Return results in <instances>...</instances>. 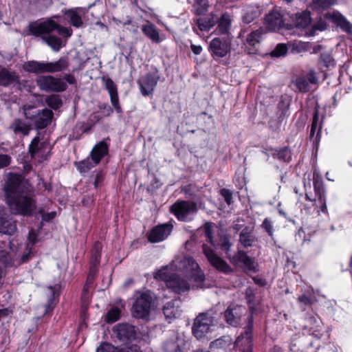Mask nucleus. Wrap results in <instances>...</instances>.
Returning <instances> with one entry per match:
<instances>
[{
  "mask_svg": "<svg viewBox=\"0 0 352 352\" xmlns=\"http://www.w3.org/2000/svg\"><path fill=\"white\" fill-rule=\"evenodd\" d=\"M7 261V252L0 248V263Z\"/></svg>",
  "mask_w": 352,
  "mask_h": 352,
  "instance_id": "774afa93",
  "label": "nucleus"
},
{
  "mask_svg": "<svg viewBox=\"0 0 352 352\" xmlns=\"http://www.w3.org/2000/svg\"><path fill=\"white\" fill-rule=\"evenodd\" d=\"M173 226L164 223L154 227L148 234V241L151 243H158L164 241L172 232Z\"/></svg>",
  "mask_w": 352,
  "mask_h": 352,
  "instance_id": "a211bd4d",
  "label": "nucleus"
},
{
  "mask_svg": "<svg viewBox=\"0 0 352 352\" xmlns=\"http://www.w3.org/2000/svg\"><path fill=\"white\" fill-rule=\"evenodd\" d=\"M186 345L185 339L178 334H174L164 344L166 352H182Z\"/></svg>",
  "mask_w": 352,
  "mask_h": 352,
  "instance_id": "412c9836",
  "label": "nucleus"
},
{
  "mask_svg": "<svg viewBox=\"0 0 352 352\" xmlns=\"http://www.w3.org/2000/svg\"><path fill=\"white\" fill-rule=\"evenodd\" d=\"M10 128L14 131L15 133H20L24 135H28L30 131L31 130L30 125L26 124L19 119H15L12 122Z\"/></svg>",
  "mask_w": 352,
  "mask_h": 352,
  "instance_id": "c756f323",
  "label": "nucleus"
},
{
  "mask_svg": "<svg viewBox=\"0 0 352 352\" xmlns=\"http://www.w3.org/2000/svg\"><path fill=\"white\" fill-rule=\"evenodd\" d=\"M292 52L294 53H299L301 51L305 50L306 46L304 43L295 41L292 44Z\"/></svg>",
  "mask_w": 352,
  "mask_h": 352,
  "instance_id": "864d4df0",
  "label": "nucleus"
},
{
  "mask_svg": "<svg viewBox=\"0 0 352 352\" xmlns=\"http://www.w3.org/2000/svg\"><path fill=\"white\" fill-rule=\"evenodd\" d=\"M232 16L226 12L221 15L220 17L216 19L217 27L212 34L216 35H223L224 37H228L230 34L232 28Z\"/></svg>",
  "mask_w": 352,
  "mask_h": 352,
  "instance_id": "2eb2a0df",
  "label": "nucleus"
},
{
  "mask_svg": "<svg viewBox=\"0 0 352 352\" xmlns=\"http://www.w3.org/2000/svg\"><path fill=\"white\" fill-rule=\"evenodd\" d=\"M151 301L152 297L150 293H142L136 298L132 307L134 316L138 318L146 317L149 314Z\"/></svg>",
  "mask_w": 352,
  "mask_h": 352,
  "instance_id": "9d476101",
  "label": "nucleus"
},
{
  "mask_svg": "<svg viewBox=\"0 0 352 352\" xmlns=\"http://www.w3.org/2000/svg\"><path fill=\"white\" fill-rule=\"evenodd\" d=\"M214 318L208 313H201L195 319L192 333L197 338H204L208 333L211 331L213 326Z\"/></svg>",
  "mask_w": 352,
  "mask_h": 352,
  "instance_id": "6e6552de",
  "label": "nucleus"
},
{
  "mask_svg": "<svg viewBox=\"0 0 352 352\" xmlns=\"http://www.w3.org/2000/svg\"><path fill=\"white\" fill-rule=\"evenodd\" d=\"M16 80L14 74L0 67V85L8 86Z\"/></svg>",
  "mask_w": 352,
  "mask_h": 352,
  "instance_id": "72a5a7b5",
  "label": "nucleus"
},
{
  "mask_svg": "<svg viewBox=\"0 0 352 352\" xmlns=\"http://www.w3.org/2000/svg\"><path fill=\"white\" fill-rule=\"evenodd\" d=\"M158 79L159 77L156 74H147L142 76L138 80L141 94L144 96L152 94Z\"/></svg>",
  "mask_w": 352,
  "mask_h": 352,
  "instance_id": "f3484780",
  "label": "nucleus"
},
{
  "mask_svg": "<svg viewBox=\"0 0 352 352\" xmlns=\"http://www.w3.org/2000/svg\"><path fill=\"white\" fill-rule=\"evenodd\" d=\"M220 193L221 196L224 198L225 201L228 204L230 205L232 204V193L230 190L223 188L221 190Z\"/></svg>",
  "mask_w": 352,
  "mask_h": 352,
  "instance_id": "8fccbe9b",
  "label": "nucleus"
},
{
  "mask_svg": "<svg viewBox=\"0 0 352 352\" xmlns=\"http://www.w3.org/2000/svg\"><path fill=\"white\" fill-rule=\"evenodd\" d=\"M272 156L279 160L283 162H289L291 159L289 151L287 148H281L280 150H272Z\"/></svg>",
  "mask_w": 352,
  "mask_h": 352,
  "instance_id": "e433bc0d",
  "label": "nucleus"
},
{
  "mask_svg": "<svg viewBox=\"0 0 352 352\" xmlns=\"http://www.w3.org/2000/svg\"><path fill=\"white\" fill-rule=\"evenodd\" d=\"M202 250L204 255L210 264H223L220 257L206 244H203Z\"/></svg>",
  "mask_w": 352,
  "mask_h": 352,
  "instance_id": "7c9ffc66",
  "label": "nucleus"
},
{
  "mask_svg": "<svg viewBox=\"0 0 352 352\" xmlns=\"http://www.w3.org/2000/svg\"><path fill=\"white\" fill-rule=\"evenodd\" d=\"M216 19L212 13L204 19H199L197 21V27L201 31H209L216 25Z\"/></svg>",
  "mask_w": 352,
  "mask_h": 352,
  "instance_id": "c85d7f7f",
  "label": "nucleus"
},
{
  "mask_svg": "<svg viewBox=\"0 0 352 352\" xmlns=\"http://www.w3.org/2000/svg\"><path fill=\"white\" fill-rule=\"evenodd\" d=\"M245 312V307L234 304L230 305L224 311V320L227 324L235 327L239 324Z\"/></svg>",
  "mask_w": 352,
  "mask_h": 352,
  "instance_id": "4468645a",
  "label": "nucleus"
},
{
  "mask_svg": "<svg viewBox=\"0 0 352 352\" xmlns=\"http://www.w3.org/2000/svg\"><path fill=\"white\" fill-rule=\"evenodd\" d=\"M39 89L46 92H63L67 88V85L62 78L53 76H41L36 80Z\"/></svg>",
  "mask_w": 352,
  "mask_h": 352,
  "instance_id": "0eeeda50",
  "label": "nucleus"
},
{
  "mask_svg": "<svg viewBox=\"0 0 352 352\" xmlns=\"http://www.w3.org/2000/svg\"><path fill=\"white\" fill-rule=\"evenodd\" d=\"M102 245L100 242H96L91 250V264H96L100 262V252Z\"/></svg>",
  "mask_w": 352,
  "mask_h": 352,
  "instance_id": "58836bf2",
  "label": "nucleus"
},
{
  "mask_svg": "<svg viewBox=\"0 0 352 352\" xmlns=\"http://www.w3.org/2000/svg\"><path fill=\"white\" fill-rule=\"evenodd\" d=\"M233 261L241 264H252L253 263L251 258H250L246 253L243 251H239L234 256Z\"/></svg>",
  "mask_w": 352,
  "mask_h": 352,
  "instance_id": "c03bdc74",
  "label": "nucleus"
},
{
  "mask_svg": "<svg viewBox=\"0 0 352 352\" xmlns=\"http://www.w3.org/2000/svg\"><path fill=\"white\" fill-rule=\"evenodd\" d=\"M190 47L192 52L196 55L200 54L201 52H202V47L201 45H196L192 44Z\"/></svg>",
  "mask_w": 352,
  "mask_h": 352,
  "instance_id": "69168bd1",
  "label": "nucleus"
},
{
  "mask_svg": "<svg viewBox=\"0 0 352 352\" xmlns=\"http://www.w3.org/2000/svg\"><path fill=\"white\" fill-rule=\"evenodd\" d=\"M336 3V0H313L311 7L315 10H324Z\"/></svg>",
  "mask_w": 352,
  "mask_h": 352,
  "instance_id": "4c0bfd02",
  "label": "nucleus"
},
{
  "mask_svg": "<svg viewBox=\"0 0 352 352\" xmlns=\"http://www.w3.org/2000/svg\"><path fill=\"white\" fill-rule=\"evenodd\" d=\"M36 237L37 234L34 230H32L29 232L28 239L33 244L36 242Z\"/></svg>",
  "mask_w": 352,
  "mask_h": 352,
  "instance_id": "0e129e2a",
  "label": "nucleus"
},
{
  "mask_svg": "<svg viewBox=\"0 0 352 352\" xmlns=\"http://www.w3.org/2000/svg\"><path fill=\"white\" fill-rule=\"evenodd\" d=\"M11 157L8 155L0 154V168L9 166L11 163Z\"/></svg>",
  "mask_w": 352,
  "mask_h": 352,
  "instance_id": "3c124183",
  "label": "nucleus"
},
{
  "mask_svg": "<svg viewBox=\"0 0 352 352\" xmlns=\"http://www.w3.org/2000/svg\"><path fill=\"white\" fill-rule=\"evenodd\" d=\"M230 42L228 37L214 38L210 41L209 50L213 56L224 57L230 50Z\"/></svg>",
  "mask_w": 352,
  "mask_h": 352,
  "instance_id": "ddd939ff",
  "label": "nucleus"
},
{
  "mask_svg": "<svg viewBox=\"0 0 352 352\" xmlns=\"http://www.w3.org/2000/svg\"><path fill=\"white\" fill-rule=\"evenodd\" d=\"M117 349L109 344H103L96 350V352H117Z\"/></svg>",
  "mask_w": 352,
  "mask_h": 352,
  "instance_id": "603ef678",
  "label": "nucleus"
},
{
  "mask_svg": "<svg viewBox=\"0 0 352 352\" xmlns=\"http://www.w3.org/2000/svg\"><path fill=\"white\" fill-rule=\"evenodd\" d=\"M320 60L324 63L325 66H329L332 62V58L329 53H322L320 55Z\"/></svg>",
  "mask_w": 352,
  "mask_h": 352,
  "instance_id": "6e6d98bb",
  "label": "nucleus"
},
{
  "mask_svg": "<svg viewBox=\"0 0 352 352\" xmlns=\"http://www.w3.org/2000/svg\"><path fill=\"white\" fill-rule=\"evenodd\" d=\"M92 279H93L92 275L89 274V276L87 277V283L85 285L83 289H82V298H87V295L89 292V283L91 282L92 280Z\"/></svg>",
  "mask_w": 352,
  "mask_h": 352,
  "instance_id": "4d7b16f0",
  "label": "nucleus"
},
{
  "mask_svg": "<svg viewBox=\"0 0 352 352\" xmlns=\"http://www.w3.org/2000/svg\"><path fill=\"white\" fill-rule=\"evenodd\" d=\"M219 245L221 248L227 252L229 251L232 246V243H230V239L226 236L221 237Z\"/></svg>",
  "mask_w": 352,
  "mask_h": 352,
  "instance_id": "09e8293b",
  "label": "nucleus"
},
{
  "mask_svg": "<svg viewBox=\"0 0 352 352\" xmlns=\"http://www.w3.org/2000/svg\"><path fill=\"white\" fill-rule=\"evenodd\" d=\"M144 34L153 42L160 43L161 41L159 32L155 25L150 22L142 27Z\"/></svg>",
  "mask_w": 352,
  "mask_h": 352,
  "instance_id": "cd10ccee",
  "label": "nucleus"
},
{
  "mask_svg": "<svg viewBox=\"0 0 352 352\" xmlns=\"http://www.w3.org/2000/svg\"><path fill=\"white\" fill-rule=\"evenodd\" d=\"M45 102L52 109H57L62 105V100L58 95H51L45 98Z\"/></svg>",
  "mask_w": 352,
  "mask_h": 352,
  "instance_id": "ea45409f",
  "label": "nucleus"
},
{
  "mask_svg": "<svg viewBox=\"0 0 352 352\" xmlns=\"http://www.w3.org/2000/svg\"><path fill=\"white\" fill-rule=\"evenodd\" d=\"M117 352H141L137 346H133L130 348L121 349L118 350Z\"/></svg>",
  "mask_w": 352,
  "mask_h": 352,
  "instance_id": "e2e57ef3",
  "label": "nucleus"
},
{
  "mask_svg": "<svg viewBox=\"0 0 352 352\" xmlns=\"http://www.w3.org/2000/svg\"><path fill=\"white\" fill-rule=\"evenodd\" d=\"M239 241L243 247L248 248L252 246L256 241V238L252 234V230L245 228L240 233Z\"/></svg>",
  "mask_w": 352,
  "mask_h": 352,
  "instance_id": "bb28decb",
  "label": "nucleus"
},
{
  "mask_svg": "<svg viewBox=\"0 0 352 352\" xmlns=\"http://www.w3.org/2000/svg\"><path fill=\"white\" fill-rule=\"evenodd\" d=\"M212 226L209 223H206L204 226V231H205L206 236L207 237L208 241L211 243V245L214 246V243L213 241L212 236Z\"/></svg>",
  "mask_w": 352,
  "mask_h": 352,
  "instance_id": "de8ad7c7",
  "label": "nucleus"
},
{
  "mask_svg": "<svg viewBox=\"0 0 352 352\" xmlns=\"http://www.w3.org/2000/svg\"><path fill=\"white\" fill-rule=\"evenodd\" d=\"M263 32V30L261 28L252 32L247 36L246 43L250 47H256L260 43Z\"/></svg>",
  "mask_w": 352,
  "mask_h": 352,
  "instance_id": "473e14b6",
  "label": "nucleus"
},
{
  "mask_svg": "<svg viewBox=\"0 0 352 352\" xmlns=\"http://www.w3.org/2000/svg\"><path fill=\"white\" fill-rule=\"evenodd\" d=\"M120 316V311L118 307L111 308L107 314L106 321L108 323H113L118 320Z\"/></svg>",
  "mask_w": 352,
  "mask_h": 352,
  "instance_id": "37998d69",
  "label": "nucleus"
},
{
  "mask_svg": "<svg viewBox=\"0 0 352 352\" xmlns=\"http://www.w3.org/2000/svg\"><path fill=\"white\" fill-rule=\"evenodd\" d=\"M38 36H41L42 39L44 42L49 45L53 51L58 52L63 45V40L54 35H50V34H41Z\"/></svg>",
  "mask_w": 352,
  "mask_h": 352,
  "instance_id": "393cba45",
  "label": "nucleus"
},
{
  "mask_svg": "<svg viewBox=\"0 0 352 352\" xmlns=\"http://www.w3.org/2000/svg\"><path fill=\"white\" fill-rule=\"evenodd\" d=\"M309 320L311 323L313 322L315 324V327H311V329H314V331H319L322 324L321 320L315 317H311Z\"/></svg>",
  "mask_w": 352,
  "mask_h": 352,
  "instance_id": "5fc2aeb1",
  "label": "nucleus"
},
{
  "mask_svg": "<svg viewBox=\"0 0 352 352\" xmlns=\"http://www.w3.org/2000/svg\"><path fill=\"white\" fill-rule=\"evenodd\" d=\"M261 228L265 232H267L270 236H273V232H274L273 221L270 219L265 218L261 224Z\"/></svg>",
  "mask_w": 352,
  "mask_h": 352,
  "instance_id": "49530a36",
  "label": "nucleus"
},
{
  "mask_svg": "<svg viewBox=\"0 0 352 352\" xmlns=\"http://www.w3.org/2000/svg\"><path fill=\"white\" fill-rule=\"evenodd\" d=\"M253 19H254V16L251 13L247 12L243 16V21L246 23H251L253 21Z\"/></svg>",
  "mask_w": 352,
  "mask_h": 352,
  "instance_id": "338daca9",
  "label": "nucleus"
},
{
  "mask_svg": "<svg viewBox=\"0 0 352 352\" xmlns=\"http://www.w3.org/2000/svg\"><path fill=\"white\" fill-rule=\"evenodd\" d=\"M319 201L321 204V208H320L321 211L323 212H327V208L326 200H325L324 197L322 195H320Z\"/></svg>",
  "mask_w": 352,
  "mask_h": 352,
  "instance_id": "052dcab7",
  "label": "nucleus"
},
{
  "mask_svg": "<svg viewBox=\"0 0 352 352\" xmlns=\"http://www.w3.org/2000/svg\"><path fill=\"white\" fill-rule=\"evenodd\" d=\"M98 164L95 163L94 161L92 160V157L91 159L87 158L78 163L76 164V167L80 173H85L89 170L91 168L96 166Z\"/></svg>",
  "mask_w": 352,
  "mask_h": 352,
  "instance_id": "c9c22d12",
  "label": "nucleus"
},
{
  "mask_svg": "<svg viewBox=\"0 0 352 352\" xmlns=\"http://www.w3.org/2000/svg\"><path fill=\"white\" fill-rule=\"evenodd\" d=\"M179 302L177 300H172L167 302L164 308L163 313L168 322L173 318H176L180 316L181 310L179 309Z\"/></svg>",
  "mask_w": 352,
  "mask_h": 352,
  "instance_id": "5701e85b",
  "label": "nucleus"
},
{
  "mask_svg": "<svg viewBox=\"0 0 352 352\" xmlns=\"http://www.w3.org/2000/svg\"><path fill=\"white\" fill-rule=\"evenodd\" d=\"M193 7L196 14L201 15L207 11L208 1V0H195Z\"/></svg>",
  "mask_w": 352,
  "mask_h": 352,
  "instance_id": "a19ab883",
  "label": "nucleus"
},
{
  "mask_svg": "<svg viewBox=\"0 0 352 352\" xmlns=\"http://www.w3.org/2000/svg\"><path fill=\"white\" fill-rule=\"evenodd\" d=\"M69 67L67 58L63 57L55 62H40L30 60L23 65L25 71L35 73H56L66 70Z\"/></svg>",
  "mask_w": 352,
  "mask_h": 352,
  "instance_id": "7ed1b4c3",
  "label": "nucleus"
},
{
  "mask_svg": "<svg viewBox=\"0 0 352 352\" xmlns=\"http://www.w3.org/2000/svg\"><path fill=\"white\" fill-rule=\"evenodd\" d=\"M16 230L14 221L8 219V215L5 210L0 207V232L6 234H13Z\"/></svg>",
  "mask_w": 352,
  "mask_h": 352,
  "instance_id": "4be33fe9",
  "label": "nucleus"
},
{
  "mask_svg": "<svg viewBox=\"0 0 352 352\" xmlns=\"http://www.w3.org/2000/svg\"><path fill=\"white\" fill-rule=\"evenodd\" d=\"M170 211L181 221H189L197 211V204L192 201H178L170 207Z\"/></svg>",
  "mask_w": 352,
  "mask_h": 352,
  "instance_id": "1a4fd4ad",
  "label": "nucleus"
},
{
  "mask_svg": "<svg viewBox=\"0 0 352 352\" xmlns=\"http://www.w3.org/2000/svg\"><path fill=\"white\" fill-rule=\"evenodd\" d=\"M287 47L284 43L278 44L274 50L271 52V56L273 57H280L285 56L287 54Z\"/></svg>",
  "mask_w": 352,
  "mask_h": 352,
  "instance_id": "a18cd8bd",
  "label": "nucleus"
},
{
  "mask_svg": "<svg viewBox=\"0 0 352 352\" xmlns=\"http://www.w3.org/2000/svg\"><path fill=\"white\" fill-rule=\"evenodd\" d=\"M80 12H82V9L79 8L67 10L64 12V14L69 17L70 23L75 28H80L83 24Z\"/></svg>",
  "mask_w": 352,
  "mask_h": 352,
  "instance_id": "a878e982",
  "label": "nucleus"
},
{
  "mask_svg": "<svg viewBox=\"0 0 352 352\" xmlns=\"http://www.w3.org/2000/svg\"><path fill=\"white\" fill-rule=\"evenodd\" d=\"M28 30L30 33L34 36L50 34L54 30L67 38L70 37L72 34V30L70 28L60 26L52 19L31 23L28 26Z\"/></svg>",
  "mask_w": 352,
  "mask_h": 352,
  "instance_id": "20e7f679",
  "label": "nucleus"
},
{
  "mask_svg": "<svg viewBox=\"0 0 352 352\" xmlns=\"http://www.w3.org/2000/svg\"><path fill=\"white\" fill-rule=\"evenodd\" d=\"M108 153L107 144L102 141L97 144L91 152V157L95 163L98 164L100 160Z\"/></svg>",
  "mask_w": 352,
  "mask_h": 352,
  "instance_id": "b1692460",
  "label": "nucleus"
},
{
  "mask_svg": "<svg viewBox=\"0 0 352 352\" xmlns=\"http://www.w3.org/2000/svg\"><path fill=\"white\" fill-rule=\"evenodd\" d=\"M298 300L300 302H302V303H303L304 305H310L313 302V300H311V298H310L309 297H308L305 294H302L300 296H299L298 298Z\"/></svg>",
  "mask_w": 352,
  "mask_h": 352,
  "instance_id": "13d9d810",
  "label": "nucleus"
},
{
  "mask_svg": "<svg viewBox=\"0 0 352 352\" xmlns=\"http://www.w3.org/2000/svg\"><path fill=\"white\" fill-rule=\"evenodd\" d=\"M62 79H63L66 83L67 82L70 85H73L76 82L74 76L71 74L65 75L64 78H62Z\"/></svg>",
  "mask_w": 352,
  "mask_h": 352,
  "instance_id": "680f3d73",
  "label": "nucleus"
},
{
  "mask_svg": "<svg viewBox=\"0 0 352 352\" xmlns=\"http://www.w3.org/2000/svg\"><path fill=\"white\" fill-rule=\"evenodd\" d=\"M252 328L253 318L252 316H250L248 318L245 331L237 338L235 342L236 346L239 347L241 352H252Z\"/></svg>",
  "mask_w": 352,
  "mask_h": 352,
  "instance_id": "f8f14e48",
  "label": "nucleus"
},
{
  "mask_svg": "<svg viewBox=\"0 0 352 352\" xmlns=\"http://www.w3.org/2000/svg\"><path fill=\"white\" fill-rule=\"evenodd\" d=\"M325 19H329L333 23H336L339 26L343 31L346 33H352V25L339 12L334 11L332 13H327L324 14V19L320 18L318 21L314 24L311 32L309 34L310 36L314 34L315 30L323 31L327 29V23Z\"/></svg>",
  "mask_w": 352,
  "mask_h": 352,
  "instance_id": "39448f33",
  "label": "nucleus"
},
{
  "mask_svg": "<svg viewBox=\"0 0 352 352\" xmlns=\"http://www.w3.org/2000/svg\"><path fill=\"white\" fill-rule=\"evenodd\" d=\"M265 24L269 31H276L284 25L283 16L279 11L274 10L266 15Z\"/></svg>",
  "mask_w": 352,
  "mask_h": 352,
  "instance_id": "aec40b11",
  "label": "nucleus"
},
{
  "mask_svg": "<svg viewBox=\"0 0 352 352\" xmlns=\"http://www.w3.org/2000/svg\"><path fill=\"white\" fill-rule=\"evenodd\" d=\"M217 270L228 274L232 271L230 265H214Z\"/></svg>",
  "mask_w": 352,
  "mask_h": 352,
  "instance_id": "bf43d9fd",
  "label": "nucleus"
},
{
  "mask_svg": "<svg viewBox=\"0 0 352 352\" xmlns=\"http://www.w3.org/2000/svg\"><path fill=\"white\" fill-rule=\"evenodd\" d=\"M102 80L105 85L106 89L108 91L112 106L116 111L118 113L122 112V109L119 104L117 87L114 82L109 77H102Z\"/></svg>",
  "mask_w": 352,
  "mask_h": 352,
  "instance_id": "6ab92c4d",
  "label": "nucleus"
},
{
  "mask_svg": "<svg viewBox=\"0 0 352 352\" xmlns=\"http://www.w3.org/2000/svg\"><path fill=\"white\" fill-rule=\"evenodd\" d=\"M113 335L121 342L125 343L135 338V331L133 326L129 324H119L113 329Z\"/></svg>",
  "mask_w": 352,
  "mask_h": 352,
  "instance_id": "dca6fc26",
  "label": "nucleus"
},
{
  "mask_svg": "<svg viewBox=\"0 0 352 352\" xmlns=\"http://www.w3.org/2000/svg\"><path fill=\"white\" fill-rule=\"evenodd\" d=\"M292 83L300 92L306 93L310 91L311 85H318V78L315 70L310 69L306 75H300L294 78Z\"/></svg>",
  "mask_w": 352,
  "mask_h": 352,
  "instance_id": "9b49d317",
  "label": "nucleus"
},
{
  "mask_svg": "<svg viewBox=\"0 0 352 352\" xmlns=\"http://www.w3.org/2000/svg\"><path fill=\"white\" fill-rule=\"evenodd\" d=\"M23 109L25 118L32 120L36 129L45 128L53 117L52 111L48 109L41 111L30 105H24Z\"/></svg>",
  "mask_w": 352,
  "mask_h": 352,
  "instance_id": "423d86ee",
  "label": "nucleus"
},
{
  "mask_svg": "<svg viewBox=\"0 0 352 352\" xmlns=\"http://www.w3.org/2000/svg\"><path fill=\"white\" fill-rule=\"evenodd\" d=\"M155 278L165 282L174 292L181 294L190 288H202L205 275L199 265H164L155 274Z\"/></svg>",
  "mask_w": 352,
  "mask_h": 352,
  "instance_id": "f257e3e1",
  "label": "nucleus"
},
{
  "mask_svg": "<svg viewBox=\"0 0 352 352\" xmlns=\"http://www.w3.org/2000/svg\"><path fill=\"white\" fill-rule=\"evenodd\" d=\"M318 120H319L318 114V112L316 111L314 113V118H313V121H312L311 130H310V137L311 138H314V134H315L316 131H317V135L316 137V140H314V142L318 141V136L321 130V126L318 125Z\"/></svg>",
  "mask_w": 352,
  "mask_h": 352,
  "instance_id": "79ce46f5",
  "label": "nucleus"
},
{
  "mask_svg": "<svg viewBox=\"0 0 352 352\" xmlns=\"http://www.w3.org/2000/svg\"><path fill=\"white\" fill-rule=\"evenodd\" d=\"M6 203L14 214L29 216L36 209L31 190L21 175L8 173L4 186Z\"/></svg>",
  "mask_w": 352,
  "mask_h": 352,
  "instance_id": "f03ea898",
  "label": "nucleus"
},
{
  "mask_svg": "<svg viewBox=\"0 0 352 352\" xmlns=\"http://www.w3.org/2000/svg\"><path fill=\"white\" fill-rule=\"evenodd\" d=\"M44 147L43 143H40V139L38 137H35L31 144L29 146V151L32 157L38 155V157H43V153L42 149Z\"/></svg>",
  "mask_w": 352,
  "mask_h": 352,
  "instance_id": "2f4dec72",
  "label": "nucleus"
},
{
  "mask_svg": "<svg viewBox=\"0 0 352 352\" xmlns=\"http://www.w3.org/2000/svg\"><path fill=\"white\" fill-rule=\"evenodd\" d=\"M311 23V16L309 12L305 11L297 13L295 18V24L299 28H306Z\"/></svg>",
  "mask_w": 352,
  "mask_h": 352,
  "instance_id": "f704fd0d",
  "label": "nucleus"
}]
</instances>
